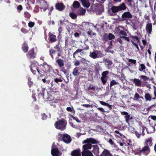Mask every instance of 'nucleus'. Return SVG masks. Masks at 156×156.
<instances>
[{
    "instance_id": "obj_41",
    "label": "nucleus",
    "mask_w": 156,
    "mask_h": 156,
    "mask_svg": "<svg viewBox=\"0 0 156 156\" xmlns=\"http://www.w3.org/2000/svg\"><path fill=\"white\" fill-rule=\"evenodd\" d=\"M21 31L23 33L26 34L27 32V30L24 28H23L21 29Z\"/></svg>"
},
{
    "instance_id": "obj_18",
    "label": "nucleus",
    "mask_w": 156,
    "mask_h": 156,
    "mask_svg": "<svg viewBox=\"0 0 156 156\" xmlns=\"http://www.w3.org/2000/svg\"><path fill=\"white\" fill-rule=\"evenodd\" d=\"M49 36L51 41L52 42H55L56 41V36L54 35L51 33H49Z\"/></svg>"
},
{
    "instance_id": "obj_46",
    "label": "nucleus",
    "mask_w": 156,
    "mask_h": 156,
    "mask_svg": "<svg viewBox=\"0 0 156 156\" xmlns=\"http://www.w3.org/2000/svg\"><path fill=\"white\" fill-rule=\"evenodd\" d=\"M134 97L136 99H137L139 97V94L138 93H136L135 94Z\"/></svg>"
},
{
    "instance_id": "obj_17",
    "label": "nucleus",
    "mask_w": 156,
    "mask_h": 156,
    "mask_svg": "<svg viewBox=\"0 0 156 156\" xmlns=\"http://www.w3.org/2000/svg\"><path fill=\"white\" fill-rule=\"evenodd\" d=\"M152 24L151 23L147 24L146 27V30L149 33H151L152 31Z\"/></svg>"
},
{
    "instance_id": "obj_36",
    "label": "nucleus",
    "mask_w": 156,
    "mask_h": 156,
    "mask_svg": "<svg viewBox=\"0 0 156 156\" xmlns=\"http://www.w3.org/2000/svg\"><path fill=\"white\" fill-rule=\"evenodd\" d=\"M108 37L109 40H112L114 39L115 38V36L114 35L111 34H109L108 35Z\"/></svg>"
},
{
    "instance_id": "obj_43",
    "label": "nucleus",
    "mask_w": 156,
    "mask_h": 156,
    "mask_svg": "<svg viewBox=\"0 0 156 156\" xmlns=\"http://www.w3.org/2000/svg\"><path fill=\"white\" fill-rule=\"evenodd\" d=\"M132 43H133V44L136 47V48H137V50H139V48L138 45L137 44L138 43L133 42V41H132Z\"/></svg>"
},
{
    "instance_id": "obj_26",
    "label": "nucleus",
    "mask_w": 156,
    "mask_h": 156,
    "mask_svg": "<svg viewBox=\"0 0 156 156\" xmlns=\"http://www.w3.org/2000/svg\"><path fill=\"white\" fill-rule=\"evenodd\" d=\"M30 55V57L31 58H34L35 56V55L34 53V49H32L29 52V55Z\"/></svg>"
},
{
    "instance_id": "obj_51",
    "label": "nucleus",
    "mask_w": 156,
    "mask_h": 156,
    "mask_svg": "<svg viewBox=\"0 0 156 156\" xmlns=\"http://www.w3.org/2000/svg\"><path fill=\"white\" fill-rule=\"evenodd\" d=\"M120 33L124 36H126V33L124 31H121L120 32Z\"/></svg>"
},
{
    "instance_id": "obj_10",
    "label": "nucleus",
    "mask_w": 156,
    "mask_h": 156,
    "mask_svg": "<svg viewBox=\"0 0 156 156\" xmlns=\"http://www.w3.org/2000/svg\"><path fill=\"white\" fill-rule=\"evenodd\" d=\"M132 16L130 13L128 12H125L122 15V17L124 19L132 17Z\"/></svg>"
},
{
    "instance_id": "obj_21",
    "label": "nucleus",
    "mask_w": 156,
    "mask_h": 156,
    "mask_svg": "<svg viewBox=\"0 0 156 156\" xmlns=\"http://www.w3.org/2000/svg\"><path fill=\"white\" fill-rule=\"evenodd\" d=\"M85 12L86 10L84 9L81 8L79 10L78 14L80 15H83L85 14Z\"/></svg>"
},
{
    "instance_id": "obj_58",
    "label": "nucleus",
    "mask_w": 156,
    "mask_h": 156,
    "mask_svg": "<svg viewBox=\"0 0 156 156\" xmlns=\"http://www.w3.org/2000/svg\"><path fill=\"white\" fill-rule=\"evenodd\" d=\"M55 53V51L53 50H51L50 51V53L51 54H53Z\"/></svg>"
},
{
    "instance_id": "obj_15",
    "label": "nucleus",
    "mask_w": 156,
    "mask_h": 156,
    "mask_svg": "<svg viewBox=\"0 0 156 156\" xmlns=\"http://www.w3.org/2000/svg\"><path fill=\"white\" fill-rule=\"evenodd\" d=\"M83 6L85 7L88 8L90 5V4L88 1L87 0H82L81 1Z\"/></svg>"
},
{
    "instance_id": "obj_1",
    "label": "nucleus",
    "mask_w": 156,
    "mask_h": 156,
    "mask_svg": "<svg viewBox=\"0 0 156 156\" xmlns=\"http://www.w3.org/2000/svg\"><path fill=\"white\" fill-rule=\"evenodd\" d=\"M66 125V122L65 120L61 119L56 122L55 124V128L61 130L65 129Z\"/></svg>"
},
{
    "instance_id": "obj_8",
    "label": "nucleus",
    "mask_w": 156,
    "mask_h": 156,
    "mask_svg": "<svg viewBox=\"0 0 156 156\" xmlns=\"http://www.w3.org/2000/svg\"><path fill=\"white\" fill-rule=\"evenodd\" d=\"M36 64L37 63H33L30 66L31 70L34 74L37 71L39 72V71L38 70Z\"/></svg>"
},
{
    "instance_id": "obj_22",
    "label": "nucleus",
    "mask_w": 156,
    "mask_h": 156,
    "mask_svg": "<svg viewBox=\"0 0 156 156\" xmlns=\"http://www.w3.org/2000/svg\"><path fill=\"white\" fill-rule=\"evenodd\" d=\"M72 156H80V151L74 150L72 153Z\"/></svg>"
},
{
    "instance_id": "obj_2",
    "label": "nucleus",
    "mask_w": 156,
    "mask_h": 156,
    "mask_svg": "<svg viewBox=\"0 0 156 156\" xmlns=\"http://www.w3.org/2000/svg\"><path fill=\"white\" fill-rule=\"evenodd\" d=\"M126 8V7L125 4L123 3L118 6H112L111 8V10L112 12L115 13L119 11L125 9Z\"/></svg>"
},
{
    "instance_id": "obj_49",
    "label": "nucleus",
    "mask_w": 156,
    "mask_h": 156,
    "mask_svg": "<svg viewBox=\"0 0 156 156\" xmlns=\"http://www.w3.org/2000/svg\"><path fill=\"white\" fill-rule=\"evenodd\" d=\"M140 67L142 70L145 69V67L144 65L143 64H141L140 65Z\"/></svg>"
},
{
    "instance_id": "obj_34",
    "label": "nucleus",
    "mask_w": 156,
    "mask_h": 156,
    "mask_svg": "<svg viewBox=\"0 0 156 156\" xmlns=\"http://www.w3.org/2000/svg\"><path fill=\"white\" fill-rule=\"evenodd\" d=\"M69 16L70 17L73 19H75L76 17V15L73 13H70L69 14Z\"/></svg>"
},
{
    "instance_id": "obj_32",
    "label": "nucleus",
    "mask_w": 156,
    "mask_h": 156,
    "mask_svg": "<svg viewBox=\"0 0 156 156\" xmlns=\"http://www.w3.org/2000/svg\"><path fill=\"white\" fill-rule=\"evenodd\" d=\"M117 84H118V83L115 80H113L110 83V87H111L112 86L114 85Z\"/></svg>"
},
{
    "instance_id": "obj_13",
    "label": "nucleus",
    "mask_w": 156,
    "mask_h": 156,
    "mask_svg": "<svg viewBox=\"0 0 156 156\" xmlns=\"http://www.w3.org/2000/svg\"><path fill=\"white\" fill-rule=\"evenodd\" d=\"M51 153L53 156H58L59 152L57 149H52L51 151Z\"/></svg>"
},
{
    "instance_id": "obj_53",
    "label": "nucleus",
    "mask_w": 156,
    "mask_h": 156,
    "mask_svg": "<svg viewBox=\"0 0 156 156\" xmlns=\"http://www.w3.org/2000/svg\"><path fill=\"white\" fill-rule=\"evenodd\" d=\"M82 106H83L84 107H87V108H88V107H89L91 106V105H88V104H86V105L84 104V105H83Z\"/></svg>"
},
{
    "instance_id": "obj_42",
    "label": "nucleus",
    "mask_w": 156,
    "mask_h": 156,
    "mask_svg": "<svg viewBox=\"0 0 156 156\" xmlns=\"http://www.w3.org/2000/svg\"><path fill=\"white\" fill-rule=\"evenodd\" d=\"M129 62H131L133 64H135L136 62V61L135 60L129 59Z\"/></svg>"
},
{
    "instance_id": "obj_57",
    "label": "nucleus",
    "mask_w": 156,
    "mask_h": 156,
    "mask_svg": "<svg viewBox=\"0 0 156 156\" xmlns=\"http://www.w3.org/2000/svg\"><path fill=\"white\" fill-rule=\"evenodd\" d=\"M19 10H21L22 9V7L21 5H20L17 8Z\"/></svg>"
},
{
    "instance_id": "obj_9",
    "label": "nucleus",
    "mask_w": 156,
    "mask_h": 156,
    "mask_svg": "<svg viewBox=\"0 0 156 156\" xmlns=\"http://www.w3.org/2000/svg\"><path fill=\"white\" fill-rule=\"evenodd\" d=\"M82 156H94L91 152L88 150H84L82 152Z\"/></svg>"
},
{
    "instance_id": "obj_5",
    "label": "nucleus",
    "mask_w": 156,
    "mask_h": 156,
    "mask_svg": "<svg viewBox=\"0 0 156 156\" xmlns=\"http://www.w3.org/2000/svg\"><path fill=\"white\" fill-rule=\"evenodd\" d=\"M98 143V141L95 139L92 138H87L86 140H84L83 142V143H91L92 144H97Z\"/></svg>"
},
{
    "instance_id": "obj_48",
    "label": "nucleus",
    "mask_w": 156,
    "mask_h": 156,
    "mask_svg": "<svg viewBox=\"0 0 156 156\" xmlns=\"http://www.w3.org/2000/svg\"><path fill=\"white\" fill-rule=\"evenodd\" d=\"M47 118L46 115L45 114H44L42 115V119L44 120L45 119Z\"/></svg>"
},
{
    "instance_id": "obj_39",
    "label": "nucleus",
    "mask_w": 156,
    "mask_h": 156,
    "mask_svg": "<svg viewBox=\"0 0 156 156\" xmlns=\"http://www.w3.org/2000/svg\"><path fill=\"white\" fill-rule=\"evenodd\" d=\"M108 72L107 71H105L103 73H102V76L106 78V75L108 74Z\"/></svg>"
},
{
    "instance_id": "obj_24",
    "label": "nucleus",
    "mask_w": 156,
    "mask_h": 156,
    "mask_svg": "<svg viewBox=\"0 0 156 156\" xmlns=\"http://www.w3.org/2000/svg\"><path fill=\"white\" fill-rule=\"evenodd\" d=\"M43 67L44 68L45 70L47 71L50 70L51 69L50 66L45 63L44 64Z\"/></svg>"
},
{
    "instance_id": "obj_25",
    "label": "nucleus",
    "mask_w": 156,
    "mask_h": 156,
    "mask_svg": "<svg viewBox=\"0 0 156 156\" xmlns=\"http://www.w3.org/2000/svg\"><path fill=\"white\" fill-rule=\"evenodd\" d=\"M73 6L75 8H78L80 6V4L77 1H75L73 5Z\"/></svg>"
},
{
    "instance_id": "obj_12",
    "label": "nucleus",
    "mask_w": 156,
    "mask_h": 156,
    "mask_svg": "<svg viewBox=\"0 0 156 156\" xmlns=\"http://www.w3.org/2000/svg\"><path fill=\"white\" fill-rule=\"evenodd\" d=\"M133 82L135 83L136 86H141V81L138 79H134L133 80Z\"/></svg>"
},
{
    "instance_id": "obj_59",
    "label": "nucleus",
    "mask_w": 156,
    "mask_h": 156,
    "mask_svg": "<svg viewBox=\"0 0 156 156\" xmlns=\"http://www.w3.org/2000/svg\"><path fill=\"white\" fill-rule=\"evenodd\" d=\"M92 31H90L87 32V34L89 35H91L92 34Z\"/></svg>"
},
{
    "instance_id": "obj_19",
    "label": "nucleus",
    "mask_w": 156,
    "mask_h": 156,
    "mask_svg": "<svg viewBox=\"0 0 156 156\" xmlns=\"http://www.w3.org/2000/svg\"><path fill=\"white\" fill-rule=\"evenodd\" d=\"M56 62L57 63L58 65L60 67H61L62 66H63L64 65V61L62 59H58L56 60Z\"/></svg>"
},
{
    "instance_id": "obj_20",
    "label": "nucleus",
    "mask_w": 156,
    "mask_h": 156,
    "mask_svg": "<svg viewBox=\"0 0 156 156\" xmlns=\"http://www.w3.org/2000/svg\"><path fill=\"white\" fill-rule=\"evenodd\" d=\"M92 146L91 144L87 143L83 146V147L84 150H87V149H90L91 148Z\"/></svg>"
},
{
    "instance_id": "obj_56",
    "label": "nucleus",
    "mask_w": 156,
    "mask_h": 156,
    "mask_svg": "<svg viewBox=\"0 0 156 156\" xmlns=\"http://www.w3.org/2000/svg\"><path fill=\"white\" fill-rule=\"evenodd\" d=\"M151 118L152 119L154 120H156V116H152Z\"/></svg>"
},
{
    "instance_id": "obj_63",
    "label": "nucleus",
    "mask_w": 156,
    "mask_h": 156,
    "mask_svg": "<svg viewBox=\"0 0 156 156\" xmlns=\"http://www.w3.org/2000/svg\"><path fill=\"white\" fill-rule=\"evenodd\" d=\"M79 34L78 33H76L74 34V36L75 37H78L79 36Z\"/></svg>"
},
{
    "instance_id": "obj_7",
    "label": "nucleus",
    "mask_w": 156,
    "mask_h": 156,
    "mask_svg": "<svg viewBox=\"0 0 156 156\" xmlns=\"http://www.w3.org/2000/svg\"><path fill=\"white\" fill-rule=\"evenodd\" d=\"M62 139L66 143H70L71 140L70 136L67 134H65L63 136Z\"/></svg>"
},
{
    "instance_id": "obj_61",
    "label": "nucleus",
    "mask_w": 156,
    "mask_h": 156,
    "mask_svg": "<svg viewBox=\"0 0 156 156\" xmlns=\"http://www.w3.org/2000/svg\"><path fill=\"white\" fill-rule=\"evenodd\" d=\"M55 81L56 82V83H58V82L59 81H60V82H61V81L59 80L58 79H57V78H56L55 79Z\"/></svg>"
},
{
    "instance_id": "obj_50",
    "label": "nucleus",
    "mask_w": 156,
    "mask_h": 156,
    "mask_svg": "<svg viewBox=\"0 0 156 156\" xmlns=\"http://www.w3.org/2000/svg\"><path fill=\"white\" fill-rule=\"evenodd\" d=\"M98 110H99V111H101V112H105V111L104 109L103 108H100V107L98 108Z\"/></svg>"
},
{
    "instance_id": "obj_30",
    "label": "nucleus",
    "mask_w": 156,
    "mask_h": 156,
    "mask_svg": "<svg viewBox=\"0 0 156 156\" xmlns=\"http://www.w3.org/2000/svg\"><path fill=\"white\" fill-rule=\"evenodd\" d=\"M22 49L24 52H26L28 50V47L27 45L24 44V46L22 47Z\"/></svg>"
},
{
    "instance_id": "obj_27",
    "label": "nucleus",
    "mask_w": 156,
    "mask_h": 156,
    "mask_svg": "<svg viewBox=\"0 0 156 156\" xmlns=\"http://www.w3.org/2000/svg\"><path fill=\"white\" fill-rule=\"evenodd\" d=\"M100 104L106 106H108L110 108H112V105H109L108 104L106 103L104 101H100Z\"/></svg>"
},
{
    "instance_id": "obj_54",
    "label": "nucleus",
    "mask_w": 156,
    "mask_h": 156,
    "mask_svg": "<svg viewBox=\"0 0 156 156\" xmlns=\"http://www.w3.org/2000/svg\"><path fill=\"white\" fill-rule=\"evenodd\" d=\"M80 64V62L79 61H77L74 64L75 66H77L79 65Z\"/></svg>"
},
{
    "instance_id": "obj_11",
    "label": "nucleus",
    "mask_w": 156,
    "mask_h": 156,
    "mask_svg": "<svg viewBox=\"0 0 156 156\" xmlns=\"http://www.w3.org/2000/svg\"><path fill=\"white\" fill-rule=\"evenodd\" d=\"M55 7L58 10L62 11L65 7V6L62 3H57L55 5Z\"/></svg>"
},
{
    "instance_id": "obj_62",
    "label": "nucleus",
    "mask_w": 156,
    "mask_h": 156,
    "mask_svg": "<svg viewBox=\"0 0 156 156\" xmlns=\"http://www.w3.org/2000/svg\"><path fill=\"white\" fill-rule=\"evenodd\" d=\"M82 51V50L81 49H79L77 50L75 52V53H76L79 52H81Z\"/></svg>"
},
{
    "instance_id": "obj_16",
    "label": "nucleus",
    "mask_w": 156,
    "mask_h": 156,
    "mask_svg": "<svg viewBox=\"0 0 156 156\" xmlns=\"http://www.w3.org/2000/svg\"><path fill=\"white\" fill-rule=\"evenodd\" d=\"M152 140L151 138H149L146 139L145 141V144L146 145V146H152Z\"/></svg>"
},
{
    "instance_id": "obj_35",
    "label": "nucleus",
    "mask_w": 156,
    "mask_h": 156,
    "mask_svg": "<svg viewBox=\"0 0 156 156\" xmlns=\"http://www.w3.org/2000/svg\"><path fill=\"white\" fill-rule=\"evenodd\" d=\"M42 8H44V9H46V8H47L48 5L47 3L45 2H43L42 4Z\"/></svg>"
},
{
    "instance_id": "obj_14",
    "label": "nucleus",
    "mask_w": 156,
    "mask_h": 156,
    "mask_svg": "<svg viewBox=\"0 0 156 156\" xmlns=\"http://www.w3.org/2000/svg\"><path fill=\"white\" fill-rule=\"evenodd\" d=\"M147 130V133H153L155 131L154 128L151 126H149Z\"/></svg>"
},
{
    "instance_id": "obj_4",
    "label": "nucleus",
    "mask_w": 156,
    "mask_h": 156,
    "mask_svg": "<svg viewBox=\"0 0 156 156\" xmlns=\"http://www.w3.org/2000/svg\"><path fill=\"white\" fill-rule=\"evenodd\" d=\"M144 129L142 127H140L139 129H138L137 130L135 131V133L136 136L138 138H139L140 136H144Z\"/></svg>"
},
{
    "instance_id": "obj_47",
    "label": "nucleus",
    "mask_w": 156,
    "mask_h": 156,
    "mask_svg": "<svg viewBox=\"0 0 156 156\" xmlns=\"http://www.w3.org/2000/svg\"><path fill=\"white\" fill-rule=\"evenodd\" d=\"M115 132L116 133L120 135V136H124L123 135V134L122 133H120L119 131H118L117 130H115Z\"/></svg>"
},
{
    "instance_id": "obj_40",
    "label": "nucleus",
    "mask_w": 156,
    "mask_h": 156,
    "mask_svg": "<svg viewBox=\"0 0 156 156\" xmlns=\"http://www.w3.org/2000/svg\"><path fill=\"white\" fill-rule=\"evenodd\" d=\"M34 26V23L32 22H30L28 23V26L30 27H32Z\"/></svg>"
},
{
    "instance_id": "obj_52",
    "label": "nucleus",
    "mask_w": 156,
    "mask_h": 156,
    "mask_svg": "<svg viewBox=\"0 0 156 156\" xmlns=\"http://www.w3.org/2000/svg\"><path fill=\"white\" fill-rule=\"evenodd\" d=\"M128 2L129 3V5H131L132 3L133 2L132 0H127Z\"/></svg>"
},
{
    "instance_id": "obj_28",
    "label": "nucleus",
    "mask_w": 156,
    "mask_h": 156,
    "mask_svg": "<svg viewBox=\"0 0 156 156\" xmlns=\"http://www.w3.org/2000/svg\"><path fill=\"white\" fill-rule=\"evenodd\" d=\"M135 43H139V40L137 37L135 36L132 37V42Z\"/></svg>"
},
{
    "instance_id": "obj_3",
    "label": "nucleus",
    "mask_w": 156,
    "mask_h": 156,
    "mask_svg": "<svg viewBox=\"0 0 156 156\" xmlns=\"http://www.w3.org/2000/svg\"><path fill=\"white\" fill-rule=\"evenodd\" d=\"M90 57L95 58L103 56L104 55L100 51H95L92 52L90 53Z\"/></svg>"
},
{
    "instance_id": "obj_55",
    "label": "nucleus",
    "mask_w": 156,
    "mask_h": 156,
    "mask_svg": "<svg viewBox=\"0 0 156 156\" xmlns=\"http://www.w3.org/2000/svg\"><path fill=\"white\" fill-rule=\"evenodd\" d=\"M122 114L123 115H127L128 114V113L125 112H121Z\"/></svg>"
},
{
    "instance_id": "obj_38",
    "label": "nucleus",
    "mask_w": 156,
    "mask_h": 156,
    "mask_svg": "<svg viewBox=\"0 0 156 156\" xmlns=\"http://www.w3.org/2000/svg\"><path fill=\"white\" fill-rule=\"evenodd\" d=\"M102 81L104 84H105L107 81V80L106 78L103 77H101V78Z\"/></svg>"
},
{
    "instance_id": "obj_23",
    "label": "nucleus",
    "mask_w": 156,
    "mask_h": 156,
    "mask_svg": "<svg viewBox=\"0 0 156 156\" xmlns=\"http://www.w3.org/2000/svg\"><path fill=\"white\" fill-rule=\"evenodd\" d=\"M102 156H111V154L108 150H105L103 151L102 153Z\"/></svg>"
},
{
    "instance_id": "obj_45",
    "label": "nucleus",
    "mask_w": 156,
    "mask_h": 156,
    "mask_svg": "<svg viewBox=\"0 0 156 156\" xmlns=\"http://www.w3.org/2000/svg\"><path fill=\"white\" fill-rule=\"evenodd\" d=\"M120 37L121 38H123L124 40L128 42L129 41V38L127 37L123 36V37Z\"/></svg>"
},
{
    "instance_id": "obj_60",
    "label": "nucleus",
    "mask_w": 156,
    "mask_h": 156,
    "mask_svg": "<svg viewBox=\"0 0 156 156\" xmlns=\"http://www.w3.org/2000/svg\"><path fill=\"white\" fill-rule=\"evenodd\" d=\"M73 119H75V120H76V121L77 122H80V121H79V119H78V118H75V117H74V118H73Z\"/></svg>"
},
{
    "instance_id": "obj_37",
    "label": "nucleus",
    "mask_w": 156,
    "mask_h": 156,
    "mask_svg": "<svg viewBox=\"0 0 156 156\" xmlns=\"http://www.w3.org/2000/svg\"><path fill=\"white\" fill-rule=\"evenodd\" d=\"M140 77L144 81L147 80L149 79V78L143 75H141Z\"/></svg>"
},
{
    "instance_id": "obj_31",
    "label": "nucleus",
    "mask_w": 156,
    "mask_h": 156,
    "mask_svg": "<svg viewBox=\"0 0 156 156\" xmlns=\"http://www.w3.org/2000/svg\"><path fill=\"white\" fill-rule=\"evenodd\" d=\"M73 74L75 76H77L79 74V72L78 69L76 68H75L74 69L73 72Z\"/></svg>"
},
{
    "instance_id": "obj_44",
    "label": "nucleus",
    "mask_w": 156,
    "mask_h": 156,
    "mask_svg": "<svg viewBox=\"0 0 156 156\" xmlns=\"http://www.w3.org/2000/svg\"><path fill=\"white\" fill-rule=\"evenodd\" d=\"M73 108V107L71 108L69 107H68L66 108V110L67 111L70 112H72Z\"/></svg>"
},
{
    "instance_id": "obj_64",
    "label": "nucleus",
    "mask_w": 156,
    "mask_h": 156,
    "mask_svg": "<svg viewBox=\"0 0 156 156\" xmlns=\"http://www.w3.org/2000/svg\"><path fill=\"white\" fill-rule=\"evenodd\" d=\"M142 42H143V44L144 45H145L146 44V41L145 40H142Z\"/></svg>"
},
{
    "instance_id": "obj_6",
    "label": "nucleus",
    "mask_w": 156,
    "mask_h": 156,
    "mask_svg": "<svg viewBox=\"0 0 156 156\" xmlns=\"http://www.w3.org/2000/svg\"><path fill=\"white\" fill-rule=\"evenodd\" d=\"M150 152V149L148 146H145L140 150V152L145 155H147Z\"/></svg>"
},
{
    "instance_id": "obj_29",
    "label": "nucleus",
    "mask_w": 156,
    "mask_h": 156,
    "mask_svg": "<svg viewBox=\"0 0 156 156\" xmlns=\"http://www.w3.org/2000/svg\"><path fill=\"white\" fill-rule=\"evenodd\" d=\"M145 97L146 100L147 101H150L151 99V96L148 93L145 94Z\"/></svg>"
},
{
    "instance_id": "obj_33",
    "label": "nucleus",
    "mask_w": 156,
    "mask_h": 156,
    "mask_svg": "<svg viewBox=\"0 0 156 156\" xmlns=\"http://www.w3.org/2000/svg\"><path fill=\"white\" fill-rule=\"evenodd\" d=\"M130 118V115L128 114L126 115L125 116V118L126 119V122L128 124H129V119Z\"/></svg>"
}]
</instances>
